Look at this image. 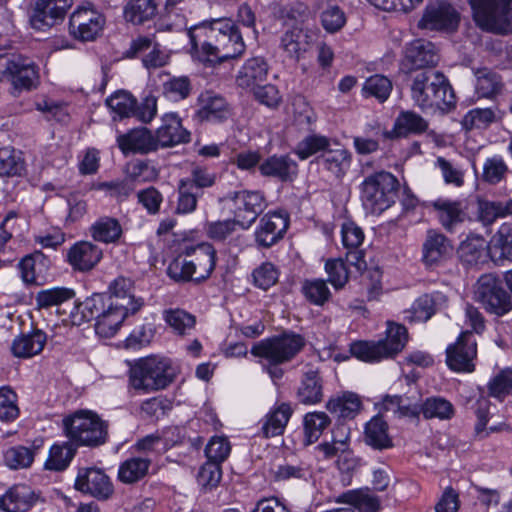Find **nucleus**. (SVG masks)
<instances>
[{
    "label": "nucleus",
    "mask_w": 512,
    "mask_h": 512,
    "mask_svg": "<svg viewBox=\"0 0 512 512\" xmlns=\"http://www.w3.org/2000/svg\"><path fill=\"white\" fill-rule=\"evenodd\" d=\"M192 52L204 63L214 65L240 56L245 44L233 20L204 21L189 29Z\"/></svg>",
    "instance_id": "nucleus-1"
},
{
    "label": "nucleus",
    "mask_w": 512,
    "mask_h": 512,
    "mask_svg": "<svg viewBox=\"0 0 512 512\" xmlns=\"http://www.w3.org/2000/svg\"><path fill=\"white\" fill-rule=\"evenodd\" d=\"M411 99L423 111L447 110L455 104L454 91L443 73L425 70L417 73L410 87Z\"/></svg>",
    "instance_id": "nucleus-2"
},
{
    "label": "nucleus",
    "mask_w": 512,
    "mask_h": 512,
    "mask_svg": "<svg viewBox=\"0 0 512 512\" xmlns=\"http://www.w3.org/2000/svg\"><path fill=\"white\" fill-rule=\"evenodd\" d=\"M304 344L305 341L300 335L285 333L255 343L251 354L259 358L260 364L276 382L283 376V370L278 366L293 359L304 347Z\"/></svg>",
    "instance_id": "nucleus-3"
},
{
    "label": "nucleus",
    "mask_w": 512,
    "mask_h": 512,
    "mask_svg": "<svg viewBox=\"0 0 512 512\" xmlns=\"http://www.w3.org/2000/svg\"><path fill=\"white\" fill-rule=\"evenodd\" d=\"M178 372V367L170 358L152 355L139 359L132 366L129 383L139 392L152 393L167 388Z\"/></svg>",
    "instance_id": "nucleus-4"
},
{
    "label": "nucleus",
    "mask_w": 512,
    "mask_h": 512,
    "mask_svg": "<svg viewBox=\"0 0 512 512\" xmlns=\"http://www.w3.org/2000/svg\"><path fill=\"white\" fill-rule=\"evenodd\" d=\"M67 437L76 445L101 446L108 437V425L91 410H78L63 419Z\"/></svg>",
    "instance_id": "nucleus-5"
},
{
    "label": "nucleus",
    "mask_w": 512,
    "mask_h": 512,
    "mask_svg": "<svg viewBox=\"0 0 512 512\" xmlns=\"http://www.w3.org/2000/svg\"><path fill=\"white\" fill-rule=\"evenodd\" d=\"M398 187V179L387 171L365 177L360 185L364 207L373 214L382 213L395 203Z\"/></svg>",
    "instance_id": "nucleus-6"
},
{
    "label": "nucleus",
    "mask_w": 512,
    "mask_h": 512,
    "mask_svg": "<svg viewBox=\"0 0 512 512\" xmlns=\"http://www.w3.org/2000/svg\"><path fill=\"white\" fill-rule=\"evenodd\" d=\"M5 79L15 91H30L39 85V67L23 55H0V82Z\"/></svg>",
    "instance_id": "nucleus-7"
},
{
    "label": "nucleus",
    "mask_w": 512,
    "mask_h": 512,
    "mask_svg": "<svg viewBox=\"0 0 512 512\" xmlns=\"http://www.w3.org/2000/svg\"><path fill=\"white\" fill-rule=\"evenodd\" d=\"M473 18L482 30L504 33L512 21V0H469Z\"/></svg>",
    "instance_id": "nucleus-8"
},
{
    "label": "nucleus",
    "mask_w": 512,
    "mask_h": 512,
    "mask_svg": "<svg viewBox=\"0 0 512 512\" xmlns=\"http://www.w3.org/2000/svg\"><path fill=\"white\" fill-rule=\"evenodd\" d=\"M474 299L484 309L496 316H504L512 310V297L494 274H484L474 285Z\"/></svg>",
    "instance_id": "nucleus-9"
},
{
    "label": "nucleus",
    "mask_w": 512,
    "mask_h": 512,
    "mask_svg": "<svg viewBox=\"0 0 512 512\" xmlns=\"http://www.w3.org/2000/svg\"><path fill=\"white\" fill-rule=\"evenodd\" d=\"M222 201L233 213L238 226L242 229L250 228L267 207L263 193L257 190L236 191L224 197Z\"/></svg>",
    "instance_id": "nucleus-10"
},
{
    "label": "nucleus",
    "mask_w": 512,
    "mask_h": 512,
    "mask_svg": "<svg viewBox=\"0 0 512 512\" xmlns=\"http://www.w3.org/2000/svg\"><path fill=\"white\" fill-rule=\"evenodd\" d=\"M106 24L105 15L92 4L78 6L69 18V34L76 40L93 41Z\"/></svg>",
    "instance_id": "nucleus-11"
},
{
    "label": "nucleus",
    "mask_w": 512,
    "mask_h": 512,
    "mask_svg": "<svg viewBox=\"0 0 512 512\" xmlns=\"http://www.w3.org/2000/svg\"><path fill=\"white\" fill-rule=\"evenodd\" d=\"M460 14L444 0L429 2L419 21V27L429 30L454 31L459 25Z\"/></svg>",
    "instance_id": "nucleus-12"
},
{
    "label": "nucleus",
    "mask_w": 512,
    "mask_h": 512,
    "mask_svg": "<svg viewBox=\"0 0 512 512\" xmlns=\"http://www.w3.org/2000/svg\"><path fill=\"white\" fill-rule=\"evenodd\" d=\"M477 355V343L469 331L462 332L457 341L446 349V363L456 372H472Z\"/></svg>",
    "instance_id": "nucleus-13"
},
{
    "label": "nucleus",
    "mask_w": 512,
    "mask_h": 512,
    "mask_svg": "<svg viewBox=\"0 0 512 512\" xmlns=\"http://www.w3.org/2000/svg\"><path fill=\"white\" fill-rule=\"evenodd\" d=\"M440 225L448 232H454L468 218L467 207L463 200L439 197L427 205Z\"/></svg>",
    "instance_id": "nucleus-14"
},
{
    "label": "nucleus",
    "mask_w": 512,
    "mask_h": 512,
    "mask_svg": "<svg viewBox=\"0 0 512 512\" xmlns=\"http://www.w3.org/2000/svg\"><path fill=\"white\" fill-rule=\"evenodd\" d=\"M74 487L98 500H106L114 492L110 478L101 469L94 467L79 469Z\"/></svg>",
    "instance_id": "nucleus-15"
},
{
    "label": "nucleus",
    "mask_w": 512,
    "mask_h": 512,
    "mask_svg": "<svg viewBox=\"0 0 512 512\" xmlns=\"http://www.w3.org/2000/svg\"><path fill=\"white\" fill-rule=\"evenodd\" d=\"M73 0H36L30 24L36 30H46L62 20Z\"/></svg>",
    "instance_id": "nucleus-16"
},
{
    "label": "nucleus",
    "mask_w": 512,
    "mask_h": 512,
    "mask_svg": "<svg viewBox=\"0 0 512 512\" xmlns=\"http://www.w3.org/2000/svg\"><path fill=\"white\" fill-rule=\"evenodd\" d=\"M451 241L441 232L430 229L422 245V261L429 268L437 267L453 255Z\"/></svg>",
    "instance_id": "nucleus-17"
},
{
    "label": "nucleus",
    "mask_w": 512,
    "mask_h": 512,
    "mask_svg": "<svg viewBox=\"0 0 512 512\" xmlns=\"http://www.w3.org/2000/svg\"><path fill=\"white\" fill-rule=\"evenodd\" d=\"M317 35V30L296 25L282 35L280 47L289 58L298 61L310 50Z\"/></svg>",
    "instance_id": "nucleus-18"
},
{
    "label": "nucleus",
    "mask_w": 512,
    "mask_h": 512,
    "mask_svg": "<svg viewBox=\"0 0 512 512\" xmlns=\"http://www.w3.org/2000/svg\"><path fill=\"white\" fill-rule=\"evenodd\" d=\"M438 59L434 44L423 39H417L406 48L400 68L403 72L409 73L415 69L434 66Z\"/></svg>",
    "instance_id": "nucleus-19"
},
{
    "label": "nucleus",
    "mask_w": 512,
    "mask_h": 512,
    "mask_svg": "<svg viewBox=\"0 0 512 512\" xmlns=\"http://www.w3.org/2000/svg\"><path fill=\"white\" fill-rule=\"evenodd\" d=\"M289 219L284 212H270L264 215L255 231L256 242L262 247H270L279 241L286 232Z\"/></svg>",
    "instance_id": "nucleus-20"
},
{
    "label": "nucleus",
    "mask_w": 512,
    "mask_h": 512,
    "mask_svg": "<svg viewBox=\"0 0 512 512\" xmlns=\"http://www.w3.org/2000/svg\"><path fill=\"white\" fill-rule=\"evenodd\" d=\"M325 407L338 421L353 420L361 413L363 401L361 396L353 391H341L332 395Z\"/></svg>",
    "instance_id": "nucleus-21"
},
{
    "label": "nucleus",
    "mask_w": 512,
    "mask_h": 512,
    "mask_svg": "<svg viewBox=\"0 0 512 512\" xmlns=\"http://www.w3.org/2000/svg\"><path fill=\"white\" fill-rule=\"evenodd\" d=\"M138 305L126 308L121 303L110 302L108 307L100 314L99 319L95 322L96 333L104 338H110L116 334L125 318L129 314L138 311Z\"/></svg>",
    "instance_id": "nucleus-22"
},
{
    "label": "nucleus",
    "mask_w": 512,
    "mask_h": 512,
    "mask_svg": "<svg viewBox=\"0 0 512 512\" xmlns=\"http://www.w3.org/2000/svg\"><path fill=\"white\" fill-rule=\"evenodd\" d=\"M155 138L158 147H172L189 140V133L182 126L177 113H166L162 117V124L156 130Z\"/></svg>",
    "instance_id": "nucleus-23"
},
{
    "label": "nucleus",
    "mask_w": 512,
    "mask_h": 512,
    "mask_svg": "<svg viewBox=\"0 0 512 512\" xmlns=\"http://www.w3.org/2000/svg\"><path fill=\"white\" fill-rule=\"evenodd\" d=\"M117 143L124 154L148 153L157 150L155 135L147 128H137L117 137Z\"/></svg>",
    "instance_id": "nucleus-24"
},
{
    "label": "nucleus",
    "mask_w": 512,
    "mask_h": 512,
    "mask_svg": "<svg viewBox=\"0 0 512 512\" xmlns=\"http://www.w3.org/2000/svg\"><path fill=\"white\" fill-rule=\"evenodd\" d=\"M269 66L263 57L247 59L239 69L236 84L247 90H254L267 79Z\"/></svg>",
    "instance_id": "nucleus-25"
},
{
    "label": "nucleus",
    "mask_w": 512,
    "mask_h": 512,
    "mask_svg": "<svg viewBox=\"0 0 512 512\" xmlns=\"http://www.w3.org/2000/svg\"><path fill=\"white\" fill-rule=\"evenodd\" d=\"M38 498L29 486L14 485L0 497V508L5 512H27Z\"/></svg>",
    "instance_id": "nucleus-26"
},
{
    "label": "nucleus",
    "mask_w": 512,
    "mask_h": 512,
    "mask_svg": "<svg viewBox=\"0 0 512 512\" xmlns=\"http://www.w3.org/2000/svg\"><path fill=\"white\" fill-rule=\"evenodd\" d=\"M102 250L88 241L75 243L67 253L69 264L76 270L88 271L95 267L102 259Z\"/></svg>",
    "instance_id": "nucleus-27"
},
{
    "label": "nucleus",
    "mask_w": 512,
    "mask_h": 512,
    "mask_svg": "<svg viewBox=\"0 0 512 512\" xmlns=\"http://www.w3.org/2000/svg\"><path fill=\"white\" fill-rule=\"evenodd\" d=\"M206 462L198 473V483L203 487H215L221 480V464L229 457L230 450H204Z\"/></svg>",
    "instance_id": "nucleus-28"
},
{
    "label": "nucleus",
    "mask_w": 512,
    "mask_h": 512,
    "mask_svg": "<svg viewBox=\"0 0 512 512\" xmlns=\"http://www.w3.org/2000/svg\"><path fill=\"white\" fill-rule=\"evenodd\" d=\"M458 257L466 265L483 264L490 258L489 244L483 236L468 235L459 244Z\"/></svg>",
    "instance_id": "nucleus-29"
},
{
    "label": "nucleus",
    "mask_w": 512,
    "mask_h": 512,
    "mask_svg": "<svg viewBox=\"0 0 512 512\" xmlns=\"http://www.w3.org/2000/svg\"><path fill=\"white\" fill-rule=\"evenodd\" d=\"M191 267L195 282L208 279L216 265V250L208 243H202L192 249Z\"/></svg>",
    "instance_id": "nucleus-30"
},
{
    "label": "nucleus",
    "mask_w": 512,
    "mask_h": 512,
    "mask_svg": "<svg viewBox=\"0 0 512 512\" xmlns=\"http://www.w3.org/2000/svg\"><path fill=\"white\" fill-rule=\"evenodd\" d=\"M337 502L348 504L358 512H380L382 509L380 497L368 487L349 490L340 495Z\"/></svg>",
    "instance_id": "nucleus-31"
},
{
    "label": "nucleus",
    "mask_w": 512,
    "mask_h": 512,
    "mask_svg": "<svg viewBox=\"0 0 512 512\" xmlns=\"http://www.w3.org/2000/svg\"><path fill=\"white\" fill-rule=\"evenodd\" d=\"M46 342V333L35 329L31 333L16 337L11 344V352L17 358H31L42 352Z\"/></svg>",
    "instance_id": "nucleus-32"
},
{
    "label": "nucleus",
    "mask_w": 512,
    "mask_h": 512,
    "mask_svg": "<svg viewBox=\"0 0 512 512\" xmlns=\"http://www.w3.org/2000/svg\"><path fill=\"white\" fill-rule=\"evenodd\" d=\"M293 410L288 403L272 407L262 420V434L265 438L281 436Z\"/></svg>",
    "instance_id": "nucleus-33"
},
{
    "label": "nucleus",
    "mask_w": 512,
    "mask_h": 512,
    "mask_svg": "<svg viewBox=\"0 0 512 512\" xmlns=\"http://www.w3.org/2000/svg\"><path fill=\"white\" fill-rule=\"evenodd\" d=\"M108 290L109 296L107 298L110 302L121 303L126 308L139 304L138 311L144 304L142 298L134 295V283L130 278L117 277L110 283Z\"/></svg>",
    "instance_id": "nucleus-34"
},
{
    "label": "nucleus",
    "mask_w": 512,
    "mask_h": 512,
    "mask_svg": "<svg viewBox=\"0 0 512 512\" xmlns=\"http://www.w3.org/2000/svg\"><path fill=\"white\" fill-rule=\"evenodd\" d=\"M263 176L275 177L282 181L291 180L297 174V164L288 156L273 155L259 165Z\"/></svg>",
    "instance_id": "nucleus-35"
},
{
    "label": "nucleus",
    "mask_w": 512,
    "mask_h": 512,
    "mask_svg": "<svg viewBox=\"0 0 512 512\" xmlns=\"http://www.w3.org/2000/svg\"><path fill=\"white\" fill-rule=\"evenodd\" d=\"M319 164L336 178L343 177L349 170L352 162L351 153L343 148H327L319 157Z\"/></svg>",
    "instance_id": "nucleus-36"
},
{
    "label": "nucleus",
    "mask_w": 512,
    "mask_h": 512,
    "mask_svg": "<svg viewBox=\"0 0 512 512\" xmlns=\"http://www.w3.org/2000/svg\"><path fill=\"white\" fill-rule=\"evenodd\" d=\"M427 121L413 111L401 112L395 120L393 129L385 133L388 138L404 137L409 134L425 132Z\"/></svg>",
    "instance_id": "nucleus-37"
},
{
    "label": "nucleus",
    "mask_w": 512,
    "mask_h": 512,
    "mask_svg": "<svg viewBox=\"0 0 512 512\" xmlns=\"http://www.w3.org/2000/svg\"><path fill=\"white\" fill-rule=\"evenodd\" d=\"M161 94L170 102H179L189 97L192 84L187 76H171L168 73H161Z\"/></svg>",
    "instance_id": "nucleus-38"
},
{
    "label": "nucleus",
    "mask_w": 512,
    "mask_h": 512,
    "mask_svg": "<svg viewBox=\"0 0 512 512\" xmlns=\"http://www.w3.org/2000/svg\"><path fill=\"white\" fill-rule=\"evenodd\" d=\"M200 101L201 108L198 114L202 120L217 122L230 115L226 100L219 95L206 92L201 95Z\"/></svg>",
    "instance_id": "nucleus-39"
},
{
    "label": "nucleus",
    "mask_w": 512,
    "mask_h": 512,
    "mask_svg": "<svg viewBox=\"0 0 512 512\" xmlns=\"http://www.w3.org/2000/svg\"><path fill=\"white\" fill-rule=\"evenodd\" d=\"M162 445L165 448L176 445H186L185 429L180 427H170L161 433L156 432L140 439L136 448H150L152 446Z\"/></svg>",
    "instance_id": "nucleus-40"
},
{
    "label": "nucleus",
    "mask_w": 512,
    "mask_h": 512,
    "mask_svg": "<svg viewBox=\"0 0 512 512\" xmlns=\"http://www.w3.org/2000/svg\"><path fill=\"white\" fill-rule=\"evenodd\" d=\"M329 416L322 411H314L305 414L303 418V446H310L316 443L323 431L330 425Z\"/></svg>",
    "instance_id": "nucleus-41"
},
{
    "label": "nucleus",
    "mask_w": 512,
    "mask_h": 512,
    "mask_svg": "<svg viewBox=\"0 0 512 512\" xmlns=\"http://www.w3.org/2000/svg\"><path fill=\"white\" fill-rule=\"evenodd\" d=\"M90 233L95 241L111 244L118 242L123 234V230L116 218L103 216L91 225Z\"/></svg>",
    "instance_id": "nucleus-42"
},
{
    "label": "nucleus",
    "mask_w": 512,
    "mask_h": 512,
    "mask_svg": "<svg viewBox=\"0 0 512 512\" xmlns=\"http://www.w3.org/2000/svg\"><path fill=\"white\" fill-rule=\"evenodd\" d=\"M475 92L479 98L492 99L503 88L501 77L488 68H481L475 71Z\"/></svg>",
    "instance_id": "nucleus-43"
},
{
    "label": "nucleus",
    "mask_w": 512,
    "mask_h": 512,
    "mask_svg": "<svg viewBox=\"0 0 512 512\" xmlns=\"http://www.w3.org/2000/svg\"><path fill=\"white\" fill-rule=\"evenodd\" d=\"M299 401L305 405H315L323 399L322 380L317 371L305 373L297 392Z\"/></svg>",
    "instance_id": "nucleus-44"
},
{
    "label": "nucleus",
    "mask_w": 512,
    "mask_h": 512,
    "mask_svg": "<svg viewBox=\"0 0 512 512\" xmlns=\"http://www.w3.org/2000/svg\"><path fill=\"white\" fill-rule=\"evenodd\" d=\"M350 353L363 362H380L389 359L385 343L378 341H356L350 345Z\"/></svg>",
    "instance_id": "nucleus-45"
},
{
    "label": "nucleus",
    "mask_w": 512,
    "mask_h": 512,
    "mask_svg": "<svg viewBox=\"0 0 512 512\" xmlns=\"http://www.w3.org/2000/svg\"><path fill=\"white\" fill-rule=\"evenodd\" d=\"M502 113L496 106L474 108L469 110L462 119V125L467 130L485 129L494 122L501 120Z\"/></svg>",
    "instance_id": "nucleus-46"
},
{
    "label": "nucleus",
    "mask_w": 512,
    "mask_h": 512,
    "mask_svg": "<svg viewBox=\"0 0 512 512\" xmlns=\"http://www.w3.org/2000/svg\"><path fill=\"white\" fill-rule=\"evenodd\" d=\"M154 0H129L123 9V15L127 22L142 24L152 19L156 14Z\"/></svg>",
    "instance_id": "nucleus-47"
},
{
    "label": "nucleus",
    "mask_w": 512,
    "mask_h": 512,
    "mask_svg": "<svg viewBox=\"0 0 512 512\" xmlns=\"http://www.w3.org/2000/svg\"><path fill=\"white\" fill-rule=\"evenodd\" d=\"M137 100L127 91H117L106 99L113 118H128L136 113Z\"/></svg>",
    "instance_id": "nucleus-48"
},
{
    "label": "nucleus",
    "mask_w": 512,
    "mask_h": 512,
    "mask_svg": "<svg viewBox=\"0 0 512 512\" xmlns=\"http://www.w3.org/2000/svg\"><path fill=\"white\" fill-rule=\"evenodd\" d=\"M150 460L141 457L124 461L118 471V478L125 484H133L143 479L149 470Z\"/></svg>",
    "instance_id": "nucleus-49"
},
{
    "label": "nucleus",
    "mask_w": 512,
    "mask_h": 512,
    "mask_svg": "<svg viewBox=\"0 0 512 512\" xmlns=\"http://www.w3.org/2000/svg\"><path fill=\"white\" fill-rule=\"evenodd\" d=\"M74 296L72 289L57 286L37 292L35 303L38 309H49L71 300Z\"/></svg>",
    "instance_id": "nucleus-50"
},
{
    "label": "nucleus",
    "mask_w": 512,
    "mask_h": 512,
    "mask_svg": "<svg viewBox=\"0 0 512 512\" xmlns=\"http://www.w3.org/2000/svg\"><path fill=\"white\" fill-rule=\"evenodd\" d=\"M366 444L374 448H388L390 439L387 433V424L380 416H374L365 425Z\"/></svg>",
    "instance_id": "nucleus-51"
},
{
    "label": "nucleus",
    "mask_w": 512,
    "mask_h": 512,
    "mask_svg": "<svg viewBox=\"0 0 512 512\" xmlns=\"http://www.w3.org/2000/svg\"><path fill=\"white\" fill-rule=\"evenodd\" d=\"M407 341L408 332L405 326L394 322L387 323L386 338L382 339L381 342L385 343V348L390 358L400 353Z\"/></svg>",
    "instance_id": "nucleus-52"
},
{
    "label": "nucleus",
    "mask_w": 512,
    "mask_h": 512,
    "mask_svg": "<svg viewBox=\"0 0 512 512\" xmlns=\"http://www.w3.org/2000/svg\"><path fill=\"white\" fill-rule=\"evenodd\" d=\"M22 153L12 147L0 148V175L16 176L24 171Z\"/></svg>",
    "instance_id": "nucleus-53"
},
{
    "label": "nucleus",
    "mask_w": 512,
    "mask_h": 512,
    "mask_svg": "<svg viewBox=\"0 0 512 512\" xmlns=\"http://www.w3.org/2000/svg\"><path fill=\"white\" fill-rule=\"evenodd\" d=\"M422 414L426 419L448 420L454 415V407L442 397H430L422 404Z\"/></svg>",
    "instance_id": "nucleus-54"
},
{
    "label": "nucleus",
    "mask_w": 512,
    "mask_h": 512,
    "mask_svg": "<svg viewBox=\"0 0 512 512\" xmlns=\"http://www.w3.org/2000/svg\"><path fill=\"white\" fill-rule=\"evenodd\" d=\"M392 91V82L383 75H373L369 77L362 88L363 96L375 97L380 102L388 99Z\"/></svg>",
    "instance_id": "nucleus-55"
},
{
    "label": "nucleus",
    "mask_w": 512,
    "mask_h": 512,
    "mask_svg": "<svg viewBox=\"0 0 512 512\" xmlns=\"http://www.w3.org/2000/svg\"><path fill=\"white\" fill-rule=\"evenodd\" d=\"M302 293L309 302L318 306L325 304L331 297L330 289L323 279L305 280Z\"/></svg>",
    "instance_id": "nucleus-56"
},
{
    "label": "nucleus",
    "mask_w": 512,
    "mask_h": 512,
    "mask_svg": "<svg viewBox=\"0 0 512 512\" xmlns=\"http://www.w3.org/2000/svg\"><path fill=\"white\" fill-rule=\"evenodd\" d=\"M278 278L279 271L271 262H263L252 272L253 284L262 290H268L274 286Z\"/></svg>",
    "instance_id": "nucleus-57"
},
{
    "label": "nucleus",
    "mask_w": 512,
    "mask_h": 512,
    "mask_svg": "<svg viewBox=\"0 0 512 512\" xmlns=\"http://www.w3.org/2000/svg\"><path fill=\"white\" fill-rule=\"evenodd\" d=\"M329 147V139L321 135H310L300 141L296 148L295 154L305 160L319 151H326Z\"/></svg>",
    "instance_id": "nucleus-58"
},
{
    "label": "nucleus",
    "mask_w": 512,
    "mask_h": 512,
    "mask_svg": "<svg viewBox=\"0 0 512 512\" xmlns=\"http://www.w3.org/2000/svg\"><path fill=\"white\" fill-rule=\"evenodd\" d=\"M508 167L504 159L499 155L487 158L483 164V180L489 184L501 182L507 173Z\"/></svg>",
    "instance_id": "nucleus-59"
},
{
    "label": "nucleus",
    "mask_w": 512,
    "mask_h": 512,
    "mask_svg": "<svg viewBox=\"0 0 512 512\" xmlns=\"http://www.w3.org/2000/svg\"><path fill=\"white\" fill-rule=\"evenodd\" d=\"M407 318L413 322H425L429 320L435 313V303L430 295H422L417 298L410 310Z\"/></svg>",
    "instance_id": "nucleus-60"
},
{
    "label": "nucleus",
    "mask_w": 512,
    "mask_h": 512,
    "mask_svg": "<svg viewBox=\"0 0 512 512\" xmlns=\"http://www.w3.org/2000/svg\"><path fill=\"white\" fill-rule=\"evenodd\" d=\"M165 321L179 335L189 333L195 326L194 316L179 309L167 311Z\"/></svg>",
    "instance_id": "nucleus-61"
},
{
    "label": "nucleus",
    "mask_w": 512,
    "mask_h": 512,
    "mask_svg": "<svg viewBox=\"0 0 512 512\" xmlns=\"http://www.w3.org/2000/svg\"><path fill=\"white\" fill-rule=\"evenodd\" d=\"M320 21L326 32L334 34L346 24V15L340 7L333 5L322 11Z\"/></svg>",
    "instance_id": "nucleus-62"
},
{
    "label": "nucleus",
    "mask_w": 512,
    "mask_h": 512,
    "mask_svg": "<svg viewBox=\"0 0 512 512\" xmlns=\"http://www.w3.org/2000/svg\"><path fill=\"white\" fill-rule=\"evenodd\" d=\"M435 167L441 172L442 178L446 184L455 187H461L464 184L463 170L444 157H438L436 159Z\"/></svg>",
    "instance_id": "nucleus-63"
},
{
    "label": "nucleus",
    "mask_w": 512,
    "mask_h": 512,
    "mask_svg": "<svg viewBox=\"0 0 512 512\" xmlns=\"http://www.w3.org/2000/svg\"><path fill=\"white\" fill-rule=\"evenodd\" d=\"M489 394L502 400L512 390V369H504L493 377L488 384Z\"/></svg>",
    "instance_id": "nucleus-64"
}]
</instances>
